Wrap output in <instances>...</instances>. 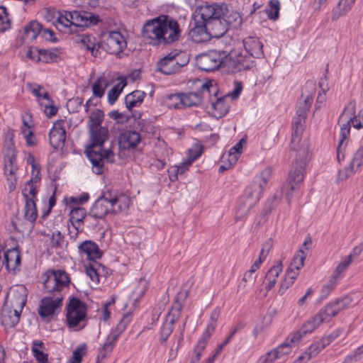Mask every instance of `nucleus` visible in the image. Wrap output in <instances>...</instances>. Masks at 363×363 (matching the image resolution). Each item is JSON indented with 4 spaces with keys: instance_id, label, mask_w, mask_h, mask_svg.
Segmentation results:
<instances>
[{
    "instance_id": "nucleus-54",
    "label": "nucleus",
    "mask_w": 363,
    "mask_h": 363,
    "mask_svg": "<svg viewBox=\"0 0 363 363\" xmlns=\"http://www.w3.org/2000/svg\"><path fill=\"white\" fill-rule=\"evenodd\" d=\"M18 249V247H16L10 250H8L6 252L4 253L5 259L4 264L9 272H11V268L14 262V259L16 258Z\"/></svg>"
},
{
    "instance_id": "nucleus-19",
    "label": "nucleus",
    "mask_w": 363,
    "mask_h": 363,
    "mask_svg": "<svg viewBox=\"0 0 363 363\" xmlns=\"http://www.w3.org/2000/svg\"><path fill=\"white\" fill-rule=\"evenodd\" d=\"M27 296L28 290L26 287L24 285H17L11 289L6 296V298H10V308L22 312L27 302Z\"/></svg>"
},
{
    "instance_id": "nucleus-59",
    "label": "nucleus",
    "mask_w": 363,
    "mask_h": 363,
    "mask_svg": "<svg viewBox=\"0 0 363 363\" xmlns=\"http://www.w3.org/2000/svg\"><path fill=\"white\" fill-rule=\"evenodd\" d=\"M203 148L202 145H196L191 149L189 150V161L188 164H191L193 162L196 160L202 155Z\"/></svg>"
},
{
    "instance_id": "nucleus-31",
    "label": "nucleus",
    "mask_w": 363,
    "mask_h": 363,
    "mask_svg": "<svg viewBox=\"0 0 363 363\" xmlns=\"http://www.w3.org/2000/svg\"><path fill=\"white\" fill-rule=\"evenodd\" d=\"M88 213L83 207H72L69 213V221L72 226L80 228L84 225V222L89 221Z\"/></svg>"
},
{
    "instance_id": "nucleus-64",
    "label": "nucleus",
    "mask_w": 363,
    "mask_h": 363,
    "mask_svg": "<svg viewBox=\"0 0 363 363\" xmlns=\"http://www.w3.org/2000/svg\"><path fill=\"white\" fill-rule=\"evenodd\" d=\"M277 352L274 350L262 355L259 359V363H274L277 360H280L277 356Z\"/></svg>"
},
{
    "instance_id": "nucleus-7",
    "label": "nucleus",
    "mask_w": 363,
    "mask_h": 363,
    "mask_svg": "<svg viewBox=\"0 0 363 363\" xmlns=\"http://www.w3.org/2000/svg\"><path fill=\"white\" fill-rule=\"evenodd\" d=\"M86 305L77 297H72L67 306V323L69 328L79 326L83 329L86 325Z\"/></svg>"
},
{
    "instance_id": "nucleus-23",
    "label": "nucleus",
    "mask_w": 363,
    "mask_h": 363,
    "mask_svg": "<svg viewBox=\"0 0 363 363\" xmlns=\"http://www.w3.org/2000/svg\"><path fill=\"white\" fill-rule=\"evenodd\" d=\"M111 196V203L113 213L117 214L128 209L130 204V199L126 194L115 190H108Z\"/></svg>"
},
{
    "instance_id": "nucleus-5",
    "label": "nucleus",
    "mask_w": 363,
    "mask_h": 363,
    "mask_svg": "<svg viewBox=\"0 0 363 363\" xmlns=\"http://www.w3.org/2000/svg\"><path fill=\"white\" fill-rule=\"evenodd\" d=\"M188 290H180L173 301L171 308L166 315L165 320L162 323L160 333L159 341L164 345L172 333L174 325L180 318L184 304L189 296Z\"/></svg>"
},
{
    "instance_id": "nucleus-38",
    "label": "nucleus",
    "mask_w": 363,
    "mask_h": 363,
    "mask_svg": "<svg viewBox=\"0 0 363 363\" xmlns=\"http://www.w3.org/2000/svg\"><path fill=\"white\" fill-rule=\"evenodd\" d=\"M42 25L36 21H31L24 27V38L28 40L36 39L38 35H41Z\"/></svg>"
},
{
    "instance_id": "nucleus-27",
    "label": "nucleus",
    "mask_w": 363,
    "mask_h": 363,
    "mask_svg": "<svg viewBox=\"0 0 363 363\" xmlns=\"http://www.w3.org/2000/svg\"><path fill=\"white\" fill-rule=\"evenodd\" d=\"M78 252L80 255H85L86 258L91 261L100 259L103 252L99 245L92 240H85L78 246Z\"/></svg>"
},
{
    "instance_id": "nucleus-2",
    "label": "nucleus",
    "mask_w": 363,
    "mask_h": 363,
    "mask_svg": "<svg viewBox=\"0 0 363 363\" xmlns=\"http://www.w3.org/2000/svg\"><path fill=\"white\" fill-rule=\"evenodd\" d=\"M90 144L86 147V155L92 164L93 172L101 174L104 172V162L113 163L115 155L110 148L104 150L103 145L108 138V130L106 128H89Z\"/></svg>"
},
{
    "instance_id": "nucleus-49",
    "label": "nucleus",
    "mask_w": 363,
    "mask_h": 363,
    "mask_svg": "<svg viewBox=\"0 0 363 363\" xmlns=\"http://www.w3.org/2000/svg\"><path fill=\"white\" fill-rule=\"evenodd\" d=\"M38 191L39 189L38 185H27V183H26L25 187L22 189V195L25 199V202L29 199L33 200V201H38L37 195Z\"/></svg>"
},
{
    "instance_id": "nucleus-44",
    "label": "nucleus",
    "mask_w": 363,
    "mask_h": 363,
    "mask_svg": "<svg viewBox=\"0 0 363 363\" xmlns=\"http://www.w3.org/2000/svg\"><path fill=\"white\" fill-rule=\"evenodd\" d=\"M43 347H44V343L43 342L35 340L33 342L32 352L38 362L46 363L48 362V354L40 350Z\"/></svg>"
},
{
    "instance_id": "nucleus-12",
    "label": "nucleus",
    "mask_w": 363,
    "mask_h": 363,
    "mask_svg": "<svg viewBox=\"0 0 363 363\" xmlns=\"http://www.w3.org/2000/svg\"><path fill=\"white\" fill-rule=\"evenodd\" d=\"M224 65V60L216 50H210L207 53L199 55L196 57V65L202 71L210 72Z\"/></svg>"
},
{
    "instance_id": "nucleus-25",
    "label": "nucleus",
    "mask_w": 363,
    "mask_h": 363,
    "mask_svg": "<svg viewBox=\"0 0 363 363\" xmlns=\"http://www.w3.org/2000/svg\"><path fill=\"white\" fill-rule=\"evenodd\" d=\"M363 165V143L354 152L352 160L343 172H339V179L343 180L357 172Z\"/></svg>"
},
{
    "instance_id": "nucleus-28",
    "label": "nucleus",
    "mask_w": 363,
    "mask_h": 363,
    "mask_svg": "<svg viewBox=\"0 0 363 363\" xmlns=\"http://www.w3.org/2000/svg\"><path fill=\"white\" fill-rule=\"evenodd\" d=\"M245 51L254 58H262L264 56L263 44L256 36H247L243 39Z\"/></svg>"
},
{
    "instance_id": "nucleus-60",
    "label": "nucleus",
    "mask_w": 363,
    "mask_h": 363,
    "mask_svg": "<svg viewBox=\"0 0 363 363\" xmlns=\"http://www.w3.org/2000/svg\"><path fill=\"white\" fill-rule=\"evenodd\" d=\"M217 323L209 322L207 325L206 330L203 333L199 341L208 344V340L216 328Z\"/></svg>"
},
{
    "instance_id": "nucleus-40",
    "label": "nucleus",
    "mask_w": 363,
    "mask_h": 363,
    "mask_svg": "<svg viewBox=\"0 0 363 363\" xmlns=\"http://www.w3.org/2000/svg\"><path fill=\"white\" fill-rule=\"evenodd\" d=\"M356 0H340L336 9L333 11L332 19L337 20L345 16L352 9Z\"/></svg>"
},
{
    "instance_id": "nucleus-10",
    "label": "nucleus",
    "mask_w": 363,
    "mask_h": 363,
    "mask_svg": "<svg viewBox=\"0 0 363 363\" xmlns=\"http://www.w3.org/2000/svg\"><path fill=\"white\" fill-rule=\"evenodd\" d=\"M126 47L127 42L119 31H111L106 40L102 43V49L119 58L123 57V50Z\"/></svg>"
},
{
    "instance_id": "nucleus-48",
    "label": "nucleus",
    "mask_w": 363,
    "mask_h": 363,
    "mask_svg": "<svg viewBox=\"0 0 363 363\" xmlns=\"http://www.w3.org/2000/svg\"><path fill=\"white\" fill-rule=\"evenodd\" d=\"M280 1L279 0H269L266 8V12L270 20L276 21L279 17Z\"/></svg>"
},
{
    "instance_id": "nucleus-22",
    "label": "nucleus",
    "mask_w": 363,
    "mask_h": 363,
    "mask_svg": "<svg viewBox=\"0 0 363 363\" xmlns=\"http://www.w3.org/2000/svg\"><path fill=\"white\" fill-rule=\"evenodd\" d=\"M141 141V136L135 130H125L121 133L118 138V145L121 151L133 150L137 147Z\"/></svg>"
},
{
    "instance_id": "nucleus-50",
    "label": "nucleus",
    "mask_w": 363,
    "mask_h": 363,
    "mask_svg": "<svg viewBox=\"0 0 363 363\" xmlns=\"http://www.w3.org/2000/svg\"><path fill=\"white\" fill-rule=\"evenodd\" d=\"M104 118V113L103 111L100 109L94 110L89 117V128H99L103 123Z\"/></svg>"
},
{
    "instance_id": "nucleus-3",
    "label": "nucleus",
    "mask_w": 363,
    "mask_h": 363,
    "mask_svg": "<svg viewBox=\"0 0 363 363\" xmlns=\"http://www.w3.org/2000/svg\"><path fill=\"white\" fill-rule=\"evenodd\" d=\"M272 174V168H265L259 175L255 177L252 183L245 189L239 200L238 210L241 213L249 212L259 201Z\"/></svg>"
},
{
    "instance_id": "nucleus-47",
    "label": "nucleus",
    "mask_w": 363,
    "mask_h": 363,
    "mask_svg": "<svg viewBox=\"0 0 363 363\" xmlns=\"http://www.w3.org/2000/svg\"><path fill=\"white\" fill-rule=\"evenodd\" d=\"M108 86V82L104 77L98 78L92 86L93 94L96 97L101 98Z\"/></svg>"
},
{
    "instance_id": "nucleus-45",
    "label": "nucleus",
    "mask_w": 363,
    "mask_h": 363,
    "mask_svg": "<svg viewBox=\"0 0 363 363\" xmlns=\"http://www.w3.org/2000/svg\"><path fill=\"white\" fill-rule=\"evenodd\" d=\"M164 102L169 108L182 109V93L167 94Z\"/></svg>"
},
{
    "instance_id": "nucleus-34",
    "label": "nucleus",
    "mask_w": 363,
    "mask_h": 363,
    "mask_svg": "<svg viewBox=\"0 0 363 363\" xmlns=\"http://www.w3.org/2000/svg\"><path fill=\"white\" fill-rule=\"evenodd\" d=\"M146 93L141 90H135L125 97L126 108L131 111L134 107H138L143 102Z\"/></svg>"
},
{
    "instance_id": "nucleus-43",
    "label": "nucleus",
    "mask_w": 363,
    "mask_h": 363,
    "mask_svg": "<svg viewBox=\"0 0 363 363\" xmlns=\"http://www.w3.org/2000/svg\"><path fill=\"white\" fill-rule=\"evenodd\" d=\"M227 96L217 99L216 101L211 103V107L213 110L218 112V117L222 118L228 113L230 105L227 103Z\"/></svg>"
},
{
    "instance_id": "nucleus-51",
    "label": "nucleus",
    "mask_w": 363,
    "mask_h": 363,
    "mask_svg": "<svg viewBox=\"0 0 363 363\" xmlns=\"http://www.w3.org/2000/svg\"><path fill=\"white\" fill-rule=\"evenodd\" d=\"M65 245V237L59 230L52 233L50 237V247L52 249H62Z\"/></svg>"
},
{
    "instance_id": "nucleus-15",
    "label": "nucleus",
    "mask_w": 363,
    "mask_h": 363,
    "mask_svg": "<svg viewBox=\"0 0 363 363\" xmlns=\"http://www.w3.org/2000/svg\"><path fill=\"white\" fill-rule=\"evenodd\" d=\"M324 322H328V320L320 309L318 314L306 321L297 332L290 335V342L292 343L299 342L306 335L312 333Z\"/></svg>"
},
{
    "instance_id": "nucleus-56",
    "label": "nucleus",
    "mask_w": 363,
    "mask_h": 363,
    "mask_svg": "<svg viewBox=\"0 0 363 363\" xmlns=\"http://www.w3.org/2000/svg\"><path fill=\"white\" fill-rule=\"evenodd\" d=\"M207 344H205L203 342H200L198 340L196 346L194 348L193 352L194 355L191 357L190 363H199L200 359L202 356L203 352L206 348Z\"/></svg>"
},
{
    "instance_id": "nucleus-57",
    "label": "nucleus",
    "mask_w": 363,
    "mask_h": 363,
    "mask_svg": "<svg viewBox=\"0 0 363 363\" xmlns=\"http://www.w3.org/2000/svg\"><path fill=\"white\" fill-rule=\"evenodd\" d=\"M363 359V345L357 348L353 353L347 355L343 363L356 362Z\"/></svg>"
},
{
    "instance_id": "nucleus-53",
    "label": "nucleus",
    "mask_w": 363,
    "mask_h": 363,
    "mask_svg": "<svg viewBox=\"0 0 363 363\" xmlns=\"http://www.w3.org/2000/svg\"><path fill=\"white\" fill-rule=\"evenodd\" d=\"M11 28V20L9 18L7 9L0 6V32H4Z\"/></svg>"
},
{
    "instance_id": "nucleus-1",
    "label": "nucleus",
    "mask_w": 363,
    "mask_h": 363,
    "mask_svg": "<svg viewBox=\"0 0 363 363\" xmlns=\"http://www.w3.org/2000/svg\"><path fill=\"white\" fill-rule=\"evenodd\" d=\"M307 106L300 105L296 111V114L291 123V149L296 152V158L292 164L287 184L284 189L289 190L286 196H291V192L296 189L295 186L304 179V172L309 160V145L307 140H302V134L304 130L306 119L308 111Z\"/></svg>"
},
{
    "instance_id": "nucleus-26",
    "label": "nucleus",
    "mask_w": 363,
    "mask_h": 363,
    "mask_svg": "<svg viewBox=\"0 0 363 363\" xmlns=\"http://www.w3.org/2000/svg\"><path fill=\"white\" fill-rule=\"evenodd\" d=\"M21 311H17L4 304L1 312V323L5 329L15 327L20 320Z\"/></svg>"
},
{
    "instance_id": "nucleus-29",
    "label": "nucleus",
    "mask_w": 363,
    "mask_h": 363,
    "mask_svg": "<svg viewBox=\"0 0 363 363\" xmlns=\"http://www.w3.org/2000/svg\"><path fill=\"white\" fill-rule=\"evenodd\" d=\"M16 154L13 144L11 143L4 157V174L8 177H16L17 166L16 164Z\"/></svg>"
},
{
    "instance_id": "nucleus-37",
    "label": "nucleus",
    "mask_w": 363,
    "mask_h": 363,
    "mask_svg": "<svg viewBox=\"0 0 363 363\" xmlns=\"http://www.w3.org/2000/svg\"><path fill=\"white\" fill-rule=\"evenodd\" d=\"M132 320L131 313H126L123 315V318L121 319L119 323L117 324L115 328L112 329L110 334L108 335L111 337H115L118 341L119 337L125 330L127 326L130 324Z\"/></svg>"
},
{
    "instance_id": "nucleus-18",
    "label": "nucleus",
    "mask_w": 363,
    "mask_h": 363,
    "mask_svg": "<svg viewBox=\"0 0 363 363\" xmlns=\"http://www.w3.org/2000/svg\"><path fill=\"white\" fill-rule=\"evenodd\" d=\"M194 26L190 30L189 35L195 43H202L212 38L208 30L206 18H200L194 13Z\"/></svg>"
},
{
    "instance_id": "nucleus-58",
    "label": "nucleus",
    "mask_w": 363,
    "mask_h": 363,
    "mask_svg": "<svg viewBox=\"0 0 363 363\" xmlns=\"http://www.w3.org/2000/svg\"><path fill=\"white\" fill-rule=\"evenodd\" d=\"M283 270V265L281 261H278L276 264L272 266L267 272L265 279H272L277 280L280 273Z\"/></svg>"
},
{
    "instance_id": "nucleus-17",
    "label": "nucleus",
    "mask_w": 363,
    "mask_h": 363,
    "mask_svg": "<svg viewBox=\"0 0 363 363\" xmlns=\"http://www.w3.org/2000/svg\"><path fill=\"white\" fill-rule=\"evenodd\" d=\"M63 294L45 296L40 301L38 313L42 318H47L55 314V311L62 306Z\"/></svg>"
},
{
    "instance_id": "nucleus-63",
    "label": "nucleus",
    "mask_w": 363,
    "mask_h": 363,
    "mask_svg": "<svg viewBox=\"0 0 363 363\" xmlns=\"http://www.w3.org/2000/svg\"><path fill=\"white\" fill-rule=\"evenodd\" d=\"M277 352V356L280 360H284L286 355H287L291 350V345L289 342H284L274 349Z\"/></svg>"
},
{
    "instance_id": "nucleus-13",
    "label": "nucleus",
    "mask_w": 363,
    "mask_h": 363,
    "mask_svg": "<svg viewBox=\"0 0 363 363\" xmlns=\"http://www.w3.org/2000/svg\"><path fill=\"white\" fill-rule=\"evenodd\" d=\"M163 45H171L179 40L182 30L179 23L172 17L164 15L163 18Z\"/></svg>"
},
{
    "instance_id": "nucleus-9",
    "label": "nucleus",
    "mask_w": 363,
    "mask_h": 363,
    "mask_svg": "<svg viewBox=\"0 0 363 363\" xmlns=\"http://www.w3.org/2000/svg\"><path fill=\"white\" fill-rule=\"evenodd\" d=\"M164 15L159 16L152 20L147 21L142 30L143 37L149 40L152 46L163 45V18Z\"/></svg>"
},
{
    "instance_id": "nucleus-32",
    "label": "nucleus",
    "mask_w": 363,
    "mask_h": 363,
    "mask_svg": "<svg viewBox=\"0 0 363 363\" xmlns=\"http://www.w3.org/2000/svg\"><path fill=\"white\" fill-rule=\"evenodd\" d=\"M222 18L226 24L228 30L230 28L237 29L242 24V17L238 11L229 10L226 7H223Z\"/></svg>"
},
{
    "instance_id": "nucleus-24",
    "label": "nucleus",
    "mask_w": 363,
    "mask_h": 363,
    "mask_svg": "<svg viewBox=\"0 0 363 363\" xmlns=\"http://www.w3.org/2000/svg\"><path fill=\"white\" fill-rule=\"evenodd\" d=\"M350 134L349 123H343L340 127L339 142L337 147V160L339 163L343 162L347 153V145Z\"/></svg>"
},
{
    "instance_id": "nucleus-4",
    "label": "nucleus",
    "mask_w": 363,
    "mask_h": 363,
    "mask_svg": "<svg viewBox=\"0 0 363 363\" xmlns=\"http://www.w3.org/2000/svg\"><path fill=\"white\" fill-rule=\"evenodd\" d=\"M222 14L223 7L216 4L201 5L195 9L196 17L206 18L208 30L212 38H221L228 30Z\"/></svg>"
},
{
    "instance_id": "nucleus-8",
    "label": "nucleus",
    "mask_w": 363,
    "mask_h": 363,
    "mask_svg": "<svg viewBox=\"0 0 363 363\" xmlns=\"http://www.w3.org/2000/svg\"><path fill=\"white\" fill-rule=\"evenodd\" d=\"M253 57L245 51L233 50L224 60V65L232 72L248 70L255 67Z\"/></svg>"
},
{
    "instance_id": "nucleus-39",
    "label": "nucleus",
    "mask_w": 363,
    "mask_h": 363,
    "mask_svg": "<svg viewBox=\"0 0 363 363\" xmlns=\"http://www.w3.org/2000/svg\"><path fill=\"white\" fill-rule=\"evenodd\" d=\"M120 82L114 85L113 88L108 91L107 96L108 101L111 105H113L117 101L123 88L127 85L126 79L121 77L118 78Z\"/></svg>"
},
{
    "instance_id": "nucleus-30",
    "label": "nucleus",
    "mask_w": 363,
    "mask_h": 363,
    "mask_svg": "<svg viewBox=\"0 0 363 363\" xmlns=\"http://www.w3.org/2000/svg\"><path fill=\"white\" fill-rule=\"evenodd\" d=\"M348 304L347 298H338L334 302L329 303L325 308H322V313H324L328 321L335 316L340 311L347 308Z\"/></svg>"
},
{
    "instance_id": "nucleus-46",
    "label": "nucleus",
    "mask_w": 363,
    "mask_h": 363,
    "mask_svg": "<svg viewBox=\"0 0 363 363\" xmlns=\"http://www.w3.org/2000/svg\"><path fill=\"white\" fill-rule=\"evenodd\" d=\"M325 347L326 345L320 339L312 343L303 353L306 358L311 359L317 356Z\"/></svg>"
},
{
    "instance_id": "nucleus-52",
    "label": "nucleus",
    "mask_w": 363,
    "mask_h": 363,
    "mask_svg": "<svg viewBox=\"0 0 363 363\" xmlns=\"http://www.w3.org/2000/svg\"><path fill=\"white\" fill-rule=\"evenodd\" d=\"M86 349L87 347L86 344L79 345L73 351L72 355L67 363H81L82 361V357L86 353Z\"/></svg>"
},
{
    "instance_id": "nucleus-21",
    "label": "nucleus",
    "mask_w": 363,
    "mask_h": 363,
    "mask_svg": "<svg viewBox=\"0 0 363 363\" xmlns=\"http://www.w3.org/2000/svg\"><path fill=\"white\" fill-rule=\"evenodd\" d=\"M64 122V120L57 121L49 133L50 144L55 150L62 148L65 145L66 130L62 126Z\"/></svg>"
},
{
    "instance_id": "nucleus-16",
    "label": "nucleus",
    "mask_w": 363,
    "mask_h": 363,
    "mask_svg": "<svg viewBox=\"0 0 363 363\" xmlns=\"http://www.w3.org/2000/svg\"><path fill=\"white\" fill-rule=\"evenodd\" d=\"M213 91L216 93V88L213 86L211 82L208 81L202 84L199 91L197 92H182V108L200 106L203 101L202 92L207 91L211 94Z\"/></svg>"
},
{
    "instance_id": "nucleus-33",
    "label": "nucleus",
    "mask_w": 363,
    "mask_h": 363,
    "mask_svg": "<svg viewBox=\"0 0 363 363\" xmlns=\"http://www.w3.org/2000/svg\"><path fill=\"white\" fill-rule=\"evenodd\" d=\"M82 45L89 51L94 57L100 56V48H102V44L97 42L96 38L91 35H86L82 36L80 40Z\"/></svg>"
},
{
    "instance_id": "nucleus-14",
    "label": "nucleus",
    "mask_w": 363,
    "mask_h": 363,
    "mask_svg": "<svg viewBox=\"0 0 363 363\" xmlns=\"http://www.w3.org/2000/svg\"><path fill=\"white\" fill-rule=\"evenodd\" d=\"M73 23L72 34L83 31L85 28L95 26L99 21V17L85 11H72Z\"/></svg>"
},
{
    "instance_id": "nucleus-61",
    "label": "nucleus",
    "mask_w": 363,
    "mask_h": 363,
    "mask_svg": "<svg viewBox=\"0 0 363 363\" xmlns=\"http://www.w3.org/2000/svg\"><path fill=\"white\" fill-rule=\"evenodd\" d=\"M361 118H363V108L359 111L357 116H350L345 123H349V125L351 127L350 123H352L354 128L359 130L363 128Z\"/></svg>"
},
{
    "instance_id": "nucleus-35",
    "label": "nucleus",
    "mask_w": 363,
    "mask_h": 363,
    "mask_svg": "<svg viewBox=\"0 0 363 363\" xmlns=\"http://www.w3.org/2000/svg\"><path fill=\"white\" fill-rule=\"evenodd\" d=\"M73 16L72 11H65V13H59V16L56 20V25L57 29L62 30L63 28L65 29V33L72 34V27L73 23Z\"/></svg>"
},
{
    "instance_id": "nucleus-42",
    "label": "nucleus",
    "mask_w": 363,
    "mask_h": 363,
    "mask_svg": "<svg viewBox=\"0 0 363 363\" xmlns=\"http://www.w3.org/2000/svg\"><path fill=\"white\" fill-rule=\"evenodd\" d=\"M37 62L41 61L44 63H52L57 60L58 55L54 52L45 49H36Z\"/></svg>"
},
{
    "instance_id": "nucleus-6",
    "label": "nucleus",
    "mask_w": 363,
    "mask_h": 363,
    "mask_svg": "<svg viewBox=\"0 0 363 363\" xmlns=\"http://www.w3.org/2000/svg\"><path fill=\"white\" fill-rule=\"evenodd\" d=\"M43 287L45 293L57 296L68 289L71 279L64 269H49L45 273Z\"/></svg>"
},
{
    "instance_id": "nucleus-36",
    "label": "nucleus",
    "mask_w": 363,
    "mask_h": 363,
    "mask_svg": "<svg viewBox=\"0 0 363 363\" xmlns=\"http://www.w3.org/2000/svg\"><path fill=\"white\" fill-rule=\"evenodd\" d=\"M117 342L115 337L113 338L108 335L103 346L99 349L96 363H99L101 361L109 357L116 345Z\"/></svg>"
},
{
    "instance_id": "nucleus-11",
    "label": "nucleus",
    "mask_w": 363,
    "mask_h": 363,
    "mask_svg": "<svg viewBox=\"0 0 363 363\" xmlns=\"http://www.w3.org/2000/svg\"><path fill=\"white\" fill-rule=\"evenodd\" d=\"M111 201L108 190L104 191L91 207L88 216L96 220L104 218L108 213H113Z\"/></svg>"
},
{
    "instance_id": "nucleus-20",
    "label": "nucleus",
    "mask_w": 363,
    "mask_h": 363,
    "mask_svg": "<svg viewBox=\"0 0 363 363\" xmlns=\"http://www.w3.org/2000/svg\"><path fill=\"white\" fill-rule=\"evenodd\" d=\"M178 65L176 50L172 51L157 62L156 71L166 75H170L179 70V65Z\"/></svg>"
},
{
    "instance_id": "nucleus-41",
    "label": "nucleus",
    "mask_w": 363,
    "mask_h": 363,
    "mask_svg": "<svg viewBox=\"0 0 363 363\" xmlns=\"http://www.w3.org/2000/svg\"><path fill=\"white\" fill-rule=\"evenodd\" d=\"M36 202L29 199L25 202V218L31 223H34L38 218V209Z\"/></svg>"
},
{
    "instance_id": "nucleus-62",
    "label": "nucleus",
    "mask_w": 363,
    "mask_h": 363,
    "mask_svg": "<svg viewBox=\"0 0 363 363\" xmlns=\"http://www.w3.org/2000/svg\"><path fill=\"white\" fill-rule=\"evenodd\" d=\"M246 143V139L242 138L240 141L236 143L233 147H231L228 152V157L232 158L233 156H235L236 158H239V156L242 153V145Z\"/></svg>"
},
{
    "instance_id": "nucleus-55",
    "label": "nucleus",
    "mask_w": 363,
    "mask_h": 363,
    "mask_svg": "<svg viewBox=\"0 0 363 363\" xmlns=\"http://www.w3.org/2000/svg\"><path fill=\"white\" fill-rule=\"evenodd\" d=\"M305 259V252H303L302 249H299L298 253L294 257L289 267H292L300 271V269L303 267Z\"/></svg>"
}]
</instances>
